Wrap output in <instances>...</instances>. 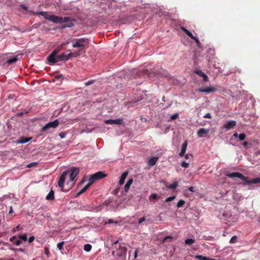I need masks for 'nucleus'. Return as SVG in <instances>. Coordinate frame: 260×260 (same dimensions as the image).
Segmentation results:
<instances>
[{"label": "nucleus", "instance_id": "1", "mask_svg": "<svg viewBox=\"0 0 260 260\" xmlns=\"http://www.w3.org/2000/svg\"><path fill=\"white\" fill-rule=\"evenodd\" d=\"M225 175L231 178L238 177L243 181V184L249 185L251 184L260 183V178H255L251 180H249L248 177L243 176L239 172L228 173L225 174Z\"/></svg>", "mask_w": 260, "mask_h": 260}, {"label": "nucleus", "instance_id": "2", "mask_svg": "<svg viewBox=\"0 0 260 260\" xmlns=\"http://www.w3.org/2000/svg\"><path fill=\"white\" fill-rule=\"evenodd\" d=\"M143 73L144 74L147 75L148 77H151L152 75L153 74V76H164L168 79L171 77L170 74L161 67L151 69L150 71L148 70H145Z\"/></svg>", "mask_w": 260, "mask_h": 260}, {"label": "nucleus", "instance_id": "3", "mask_svg": "<svg viewBox=\"0 0 260 260\" xmlns=\"http://www.w3.org/2000/svg\"><path fill=\"white\" fill-rule=\"evenodd\" d=\"M72 47L79 48L81 50L84 49L85 46L89 44V40L87 38L75 39L72 40Z\"/></svg>", "mask_w": 260, "mask_h": 260}, {"label": "nucleus", "instance_id": "4", "mask_svg": "<svg viewBox=\"0 0 260 260\" xmlns=\"http://www.w3.org/2000/svg\"><path fill=\"white\" fill-rule=\"evenodd\" d=\"M119 248H117L116 251H113L112 254H115V253H116L115 255L119 257L124 259L126 257L127 248L124 246H121V245H119Z\"/></svg>", "mask_w": 260, "mask_h": 260}, {"label": "nucleus", "instance_id": "5", "mask_svg": "<svg viewBox=\"0 0 260 260\" xmlns=\"http://www.w3.org/2000/svg\"><path fill=\"white\" fill-rule=\"evenodd\" d=\"M66 171H68V175H69V182H72L75 178V177L77 176V175L79 173V168H72L70 170H68Z\"/></svg>", "mask_w": 260, "mask_h": 260}, {"label": "nucleus", "instance_id": "6", "mask_svg": "<svg viewBox=\"0 0 260 260\" xmlns=\"http://www.w3.org/2000/svg\"><path fill=\"white\" fill-rule=\"evenodd\" d=\"M107 176L103 172H98L90 176L89 181L92 184L93 182L100 179L103 178Z\"/></svg>", "mask_w": 260, "mask_h": 260}, {"label": "nucleus", "instance_id": "7", "mask_svg": "<svg viewBox=\"0 0 260 260\" xmlns=\"http://www.w3.org/2000/svg\"><path fill=\"white\" fill-rule=\"evenodd\" d=\"M57 54V51L54 50L48 56L47 60L50 65H52L58 61Z\"/></svg>", "mask_w": 260, "mask_h": 260}, {"label": "nucleus", "instance_id": "8", "mask_svg": "<svg viewBox=\"0 0 260 260\" xmlns=\"http://www.w3.org/2000/svg\"><path fill=\"white\" fill-rule=\"evenodd\" d=\"M59 124L58 119H56L53 121L50 122L46 124L42 128L41 131L44 132L48 130L50 128H56Z\"/></svg>", "mask_w": 260, "mask_h": 260}, {"label": "nucleus", "instance_id": "9", "mask_svg": "<svg viewBox=\"0 0 260 260\" xmlns=\"http://www.w3.org/2000/svg\"><path fill=\"white\" fill-rule=\"evenodd\" d=\"M68 171H64L62 174L58 182V186L60 188H61V189L62 191H64L63 189L64 183L67 178V176L68 175Z\"/></svg>", "mask_w": 260, "mask_h": 260}, {"label": "nucleus", "instance_id": "10", "mask_svg": "<svg viewBox=\"0 0 260 260\" xmlns=\"http://www.w3.org/2000/svg\"><path fill=\"white\" fill-rule=\"evenodd\" d=\"M217 90V89L213 87H208L207 88H200L198 89V91L200 92H206V93H212L214 92Z\"/></svg>", "mask_w": 260, "mask_h": 260}, {"label": "nucleus", "instance_id": "11", "mask_svg": "<svg viewBox=\"0 0 260 260\" xmlns=\"http://www.w3.org/2000/svg\"><path fill=\"white\" fill-rule=\"evenodd\" d=\"M49 21H52L55 23H62V17L56 16L54 15H51L50 16Z\"/></svg>", "mask_w": 260, "mask_h": 260}, {"label": "nucleus", "instance_id": "12", "mask_svg": "<svg viewBox=\"0 0 260 260\" xmlns=\"http://www.w3.org/2000/svg\"><path fill=\"white\" fill-rule=\"evenodd\" d=\"M32 13L34 15H41L42 16L44 17V18L45 19H47L48 20H50V16L51 15H50L49 14L48 12H32Z\"/></svg>", "mask_w": 260, "mask_h": 260}, {"label": "nucleus", "instance_id": "13", "mask_svg": "<svg viewBox=\"0 0 260 260\" xmlns=\"http://www.w3.org/2000/svg\"><path fill=\"white\" fill-rule=\"evenodd\" d=\"M236 125V122L234 120H230L224 125L225 128L227 129L233 128Z\"/></svg>", "mask_w": 260, "mask_h": 260}, {"label": "nucleus", "instance_id": "14", "mask_svg": "<svg viewBox=\"0 0 260 260\" xmlns=\"http://www.w3.org/2000/svg\"><path fill=\"white\" fill-rule=\"evenodd\" d=\"M194 73L198 74L199 76L202 77L203 78V80L204 81H208V77L204 73H203L201 70H197L194 71Z\"/></svg>", "mask_w": 260, "mask_h": 260}, {"label": "nucleus", "instance_id": "15", "mask_svg": "<svg viewBox=\"0 0 260 260\" xmlns=\"http://www.w3.org/2000/svg\"><path fill=\"white\" fill-rule=\"evenodd\" d=\"M187 147V141H185L182 145L181 150L179 153V156L180 157H183L184 155Z\"/></svg>", "mask_w": 260, "mask_h": 260}, {"label": "nucleus", "instance_id": "16", "mask_svg": "<svg viewBox=\"0 0 260 260\" xmlns=\"http://www.w3.org/2000/svg\"><path fill=\"white\" fill-rule=\"evenodd\" d=\"M128 174V172L127 171H125L124 172H123L122 174V175L120 176L119 182L120 185H121L124 184L125 179L127 177Z\"/></svg>", "mask_w": 260, "mask_h": 260}, {"label": "nucleus", "instance_id": "17", "mask_svg": "<svg viewBox=\"0 0 260 260\" xmlns=\"http://www.w3.org/2000/svg\"><path fill=\"white\" fill-rule=\"evenodd\" d=\"M209 133V130L206 128H202L198 130L197 134L198 136L202 137L203 135L208 134Z\"/></svg>", "mask_w": 260, "mask_h": 260}, {"label": "nucleus", "instance_id": "18", "mask_svg": "<svg viewBox=\"0 0 260 260\" xmlns=\"http://www.w3.org/2000/svg\"><path fill=\"white\" fill-rule=\"evenodd\" d=\"M158 159V157H151L148 160V164L150 166H153L156 164Z\"/></svg>", "mask_w": 260, "mask_h": 260}, {"label": "nucleus", "instance_id": "19", "mask_svg": "<svg viewBox=\"0 0 260 260\" xmlns=\"http://www.w3.org/2000/svg\"><path fill=\"white\" fill-rule=\"evenodd\" d=\"M91 183L89 181L88 183L81 190H80L76 195V197H78L85 191L89 188V187L91 185Z\"/></svg>", "mask_w": 260, "mask_h": 260}, {"label": "nucleus", "instance_id": "20", "mask_svg": "<svg viewBox=\"0 0 260 260\" xmlns=\"http://www.w3.org/2000/svg\"><path fill=\"white\" fill-rule=\"evenodd\" d=\"M32 139V137L27 138L21 137L19 140H17V143L24 144L29 141Z\"/></svg>", "mask_w": 260, "mask_h": 260}, {"label": "nucleus", "instance_id": "21", "mask_svg": "<svg viewBox=\"0 0 260 260\" xmlns=\"http://www.w3.org/2000/svg\"><path fill=\"white\" fill-rule=\"evenodd\" d=\"M54 199V192L51 189L49 193L46 197V200L48 201H52Z\"/></svg>", "mask_w": 260, "mask_h": 260}, {"label": "nucleus", "instance_id": "22", "mask_svg": "<svg viewBox=\"0 0 260 260\" xmlns=\"http://www.w3.org/2000/svg\"><path fill=\"white\" fill-rule=\"evenodd\" d=\"M133 182V179L132 178L129 179L127 181L126 184L124 186V190L125 192H127L129 189V187Z\"/></svg>", "mask_w": 260, "mask_h": 260}, {"label": "nucleus", "instance_id": "23", "mask_svg": "<svg viewBox=\"0 0 260 260\" xmlns=\"http://www.w3.org/2000/svg\"><path fill=\"white\" fill-rule=\"evenodd\" d=\"M195 258L199 260H216L215 259L210 258L208 257L201 255H196Z\"/></svg>", "mask_w": 260, "mask_h": 260}, {"label": "nucleus", "instance_id": "24", "mask_svg": "<svg viewBox=\"0 0 260 260\" xmlns=\"http://www.w3.org/2000/svg\"><path fill=\"white\" fill-rule=\"evenodd\" d=\"M181 29L191 39L194 38V36L192 34V33L190 32L188 29H187L185 27L181 26Z\"/></svg>", "mask_w": 260, "mask_h": 260}, {"label": "nucleus", "instance_id": "25", "mask_svg": "<svg viewBox=\"0 0 260 260\" xmlns=\"http://www.w3.org/2000/svg\"><path fill=\"white\" fill-rule=\"evenodd\" d=\"M181 29L191 39L194 38V36L192 34V33L190 32L188 29H187L185 27L181 26Z\"/></svg>", "mask_w": 260, "mask_h": 260}, {"label": "nucleus", "instance_id": "26", "mask_svg": "<svg viewBox=\"0 0 260 260\" xmlns=\"http://www.w3.org/2000/svg\"><path fill=\"white\" fill-rule=\"evenodd\" d=\"M19 240H17V246L20 245V240L26 241L27 240V236L26 234H24L19 236Z\"/></svg>", "mask_w": 260, "mask_h": 260}, {"label": "nucleus", "instance_id": "27", "mask_svg": "<svg viewBox=\"0 0 260 260\" xmlns=\"http://www.w3.org/2000/svg\"><path fill=\"white\" fill-rule=\"evenodd\" d=\"M79 55V54L77 53H70L68 55H66V60L69 59L73 56H76Z\"/></svg>", "mask_w": 260, "mask_h": 260}, {"label": "nucleus", "instance_id": "28", "mask_svg": "<svg viewBox=\"0 0 260 260\" xmlns=\"http://www.w3.org/2000/svg\"><path fill=\"white\" fill-rule=\"evenodd\" d=\"M74 19L71 17H62V22H70L73 21Z\"/></svg>", "mask_w": 260, "mask_h": 260}, {"label": "nucleus", "instance_id": "29", "mask_svg": "<svg viewBox=\"0 0 260 260\" xmlns=\"http://www.w3.org/2000/svg\"><path fill=\"white\" fill-rule=\"evenodd\" d=\"M195 242V240L193 239H187L185 241V243L186 245H191L193 244Z\"/></svg>", "mask_w": 260, "mask_h": 260}, {"label": "nucleus", "instance_id": "30", "mask_svg": "<svg viewBox=\"0 0 260 260\" xmlns=\"http://www.w3.org/2000/svg\"><path fill=\"white\" fill-rule=\"evenodd\" d=\"M57 58L58 59V61L60 60H66V54L63 53L59 55H57Z\"/></svg>", "mask_w": 260, "mask_h": 260}, {"label": "nucleus", "instance_id": "31", "mask_svg": "<svg viewBox=\"0 0 260 260\" xmlns=\"http://www.w3.org/2000/svg\"><path fill=\"white\" fill-rule=\"evenodd\" d=\"M178 185L177 181H174L172 184L169 186V188L172 189H175L177 188Z\"/></svg>", "mask_w": 260, "mask_h": 260}, {"label": "nucleus", "instance_id": "32", "mask_svg": "<svg viewBox=\"0 0 260 260\" xmlns=\"http://www.w3.org/2000/svg\"><path fill=\"white\" fill-rule=\"evenodd\" d=\"M91 245L89 244H86L84 246V250L86 251H90L91 249Z\"/></svg>", "mask_w": 260, "mask_h": 260}, {"label": "nucleus", "instance_id": "33", "mask_svg": "<svg viewBox=\"0 0 260 260\" xmlns=\"http://www.w3.org/2000/svg\"><path fill=\"white\" fill-rule=\"evenodd\" d=\"M122 122H123L122 119L119 118V119H113V124L120 125L122 124Z\"/></svg>", "mask_w": 260, "mask_h": 260}, {"label": "nucleus", "instance_id": "34", "mask_svg": "<svg viewBox=\"0 0 260 260\" xmlns=\"http://www.w3.org/2000/svg\"><path fill=\"white\" fill-rule=\"evenodd\" d=\"M184 204H185V201L184 200H180L177 203V207L178 208H180V207H182L184 205Z\"/></svg>", "mask_w": 260, "mask_h": 260}, {"label": "nucleus", "instance_id": "35", "mask_svg": "<svg viewBox=\"0 0 260 260\" xmlns=\"http://www.w3.org/2000/svg\"><path fill=\"white\" fill-rule=\"evenodd\" d=\"M73 26H74L73 23L72 22V21H70L68 24H64V25H63L62 27L63 28L72 27Z\"/></svg>", "mask_w": 260, "mask_h": 260}, {"label": "nucleus", "instance_id": "36", "mask_svg": "<svg viewBox=\"0 0 260 260\" xmlns=\"http://www.w3.org/2000/svg\"><path fill=\"white\" fill-rule=\"evenodd\" d=\"M246 138V135L244 133L240 134L239 136V140L240 141H243Z\"/></svg>", "mask_w": 260, "mask_h": 260}, {"label": "nucleus", "instance_id": "37", "mask_svg": "<svg viewBox=\"0 0 260 260\" xmlns=\"http://www.w3.org/2000/svg\"><path fill=\"white\" fill-rule=\"evenodd\" d=\"M237 237L236 236H234L231 239L230 242L231 243H235L237 242Z\"/></svg>", "mask_w": 260, "mask_h": 260}, {"label": "nucleus", "instance_id": "38", "mask_svg": "<svg viewBox=\"0 0 260 260\" xmlns=\"http://www.w3.org/2000/svg\"><path fill=\"white\" fill-rule=\"evenodd\" d=\"M176 197L175 196H172V197H170L169 198H167L166 200H165V202L166 203L167 202H171L172 201H173L175 199Z\"/></svg>", "mask_w": 260, "mask_h": 260}, {"label": "nucleus", "instance_id": "39", "mask_svg": "<svg viewBox=\"0 0 260 260\" xmlns=\"http://www.w3.org/2000/svg\"><path fill=\"white\" fill-rule=\"evenodd\" d=\"M158 199V196H157L156 194H155V193H153V194H152L150 196V197H149V200H150V201H151V200H152V199H155V200H156V199Z\"/></svg>", "mask_w": 260, "mask_h": 260}, {"label": "nucleus", "instance_id": "40", "mask_svg": "<svg viewBox=\"0 0 260 260\" xmlns=\"http://www.w3.org/2000/svg\"><path fill=\"white\" fill-rule=\"evenodd\" d=\"M16 61V57H15L12 59H9L7 61V63L9 64H11L12 62H14Z\"/></svg>", "mask_w": 260, "mask_h": 260}, {"label": "nucleus", "instance_id": "41", "mask_svg": "<svg viewBox=\"0 0 260 260\" xmlns=\"http://www.w3.org/2000/svg\"><path fill=\"white\" fill-rule=\"evenodd\" d=\"M63 244L64 242H61L57 244V247L60 250L62 249Z\"/></svg>", "mask_w": 260, "mask_h": 260}, {"label": "nucleus", "instance_id": "42", "mask_svg": "<svg viewBox=\"0 0 260 260\" xmlns=\"http://www.w3.org/2000/svg\"><path fill=\"white\" fill-rule=\"evenodd\" d=\"M37 164H38L37 162H31V163L28 164L26 166V167L27 168H31V167L36 166L37 165Z\"/></svg>", "mask_w": 260, "mask_h": 260}, {"label": "nucleus", "instance_id": "43", "mask_svg": "<svg viewBox=\"0 0 260 260\" xmlns=\"http://www.w3.org/2000/svg\"><path fill=\"white\" fill-rule=\"evenodd\" d=\"M181 166L183 168H187L189 166V164L185 161L182 162Z\"/></svg>", "mask_w": 260, "mask_h": 260}, {"label": "nucleus", "instance_id": "44", "mask_svg": "<svg viewBox=\"0 0 260 260\" xmlns=\"http://www.w3.org/2000/svg\"><path fill=\"white\" fill-rule=\"evenodd\" d=\"M117 223V221H115L114 222V220L112 219H109L108 220V221H105V224H111V223Z\"/></svg>", "mask_w": 260, "mask_h": 260}, {"label": "nucleus", "instance_id": "45", "mask_svg": "<svg viewBox=\"0 0 260 260\" xmlns=\"http://www.w3.org/2000/svg\"><path fill=\"white\" fill-rule=\"evenodd\" d=\"M178 117H179V115H178V114L177 113V114L172 115L171 117V119L172 120H174V119H177Z\"/></svg>", "mask_w": 260, "mask_h": 260}, {"label": "nucleus", "instance_id": "46", "mask_svg": "<svg viewBox=\"0 0 260 260\" xmlns=\"http://www.w3.org/2000/svg\"><path fill=\"white\" fill-rule=\"evenodd\" d=\"M106 124H113V119H108L105 121Z\"/></svg>", "mask_w": 260, "mask_h": 260}, {"label": "nucleus", "instance_id": "47", "mask_svg": "<svg viewBox=\"0 0 260 260\" xmlns=\"http://www.w3.org/2000/svg\"><path fill=\"white\" fill-rule=\"evenodd\" d=\"M145 220V217H143L142 218H141L139 221H138V224H141V223H142L143 221H144Z\"/></svg>", "mask_w": 260, "mask_h": 260}, {"label": "nucleus", "instance_id": "48", "mask_svg": "<svg viewBox=\"0 0 260 260\" xmlns=\"http://www.w3.org/2000/svg\"><path fill=\"white\" fill-rule=\"evenodd\" d=\"M192 39L195 41V42L198 45L200 44V43L198 38L194 36V38H192Z\"/></svg>", "mask_w": 260, "mask_h": 260}, {"label": "nucleus", "instance_id": "49", "mask_svg": "<svg viewBox=\"0 0 260 260\" xmlns=\"http://www.w3.org/2000/svg\"><path fill=\"white\" fill-rule=\"evenodd\" d=\"M93 83V80H90L85 83L86 86H88L92 84Z\"/></svg>", "mask_w": 260, "mask_h": 260}, {"label": "nucleus", "instance_id": "50", "mask_svg": "<svg viewBox=\"0 0 260 260\" xmlns=\"http://www.w3.org/2000/svg\"><path fill=\"white\" fill-rule=\"evenodd\" d=\"M59 137L61 138H64L66 136V134L64 133V132H61L59 134Z\"/></svg>", "mask_w": 260, "mask_h": 260}, {"label": "nucleus", "instance_id": "51", "mask_svg": "<svg viewBox=\"0 0 260 260\" xmlns=\"http://www.w3.org/2000/svg\"><path fill=\"white\" fill-rule=\"evenodd\" d=\"M172 239V237L170 236H168L167 237H166L164 239V241L165 242L167 240H171Z\"/></svg>", "mask_w": 260, "mask_h": 260}, {"label": "nucleus", "instance_id": "52", "mask_svg": "<svg viewBox=\"0 0 260 260\" xmlns=\"http://www.w3.org/2000/svg\"><path fill=\"white\" fill-rule=\"evenodd\" d=\"M35 239V237L34 236H31L28 239V242L29 243H31Z\"/></svg>", "mask_w": 260, "mask_h": 260}, {"label": "nucleus", "instance_id": "53", "mask_svg": "<svg viewBox=\"0 0 260 260\" xmlns=\"http://www.w3.org/2000/svg\"><path fill=\"white\" fill-rule=\"evenodd\" d=\"M204 118H211V114L210 113H207L204 116Z\"/></svg>", "mask_w": 260, "mask_h": 260}, {"label": "nucleus", "instance_id": "54", "mask_svg": "<svg viewBox=\"0 0 260 260\" xmlns=\"http://www.w3.org/2000/svg\"><path fill=\"white\" fill-rule=\"evenodd\" d=\"M138 250L137 249L135 250V253H134V258H136L138 256Z\"/></svg>", "mask_w": 260, "mask_h": 260}, {"label": "nucleus", "instance_id": "55", "mask_svg": "<svg viewBox=\"0 0 260 260\" xmlns=\"http://www.w3.org/2000/svg\"><path fill=\"white\" fill-rule=\"evenodd\" d=\"M188 190L190 191H191L192 192H194L195 191L194 189V187L193 186H190L188 188Z\"/></svg>", "mask_w": 260, "mask_h": 260}, {"label": "nucleus", "instance_id": "56", "mask_svg": "<svg viewBox=\"0 0 260 260\" xmlns=\"http://www.w3.org/2000/svg\"><path fill=\"white\" fill-rule=\"evenodd\" d=\"M20 7H21L23 9H24V10H25V11H27V7L26 6H25V5H21L20 6Z\"/></svg>", "mask_w": 260, "mask_h": 260}, {"label": "nucleus", "instance_id": "57", "mask_svg": "<svg viewBox=\"0 0 260 260\" xmlns=\"http://www.w3.org/2000/svg\"><path fill=\"white\" fill-rule=\"evenodd\" d=\"M62 77V75L61 74H59V75H58L57 76H55V78L57 80L60 79L61 77Z\"/></svg>", "mask_w": 260, "mask_h": 260}, {"label": "nucleus", "instance_id": "58", "mask_svg": "<svg viewBox=\"0 0 260 260\" xmlns=\"http://www.w3.org/2000/svg\"><path fill=\"white\" fill-rule=\"evenodd\" d=\"M192 156L191 154H187L185 155V158L186 159H188L189 158V156Z\"/></svg>", "mask_w": 260, "mask_h": 260}, {"label": "nucleus", "instance_id": "59", "mask_svg": "<svg viewBox=\"0 0 260 260\" xmlns=\"http://www.w3.org/2000/svg\"><path fill=\"white\" fill-rule=\"evenodd\" d=\"M248 143L246 141L243 142V145L245 147H246L248 145Z\"/></svg>", "mask_w": 260, "mask_h": 260}, {"label": "nucleus", "instance_id": "60", "mask_svg": "<svg viewBox=\"0 0 260 260\" xmlns=\"http://www.w3.org/2000/svg\"><path fill=\"white\" fill-rule=\"evenodd\" d=\"M233 136L235 138H237L238 136V134L237 133H235L234 134Z\"/></svg>", "mask_w": 260, "mask_h": 260}, {"label": "nucleus", "instance_id": "61", "mask_svg": "<svg viewBox=\"0 0 260 260\" xmlns=\"http://www.w3.org/2000/svg\"><path fill=\"white\" fill-rule=\"evenodd\" d=\"M24 250L22 248H19V249H18L17 248V251H21V252H23Z\"/></svg>", "mask_w": 260, "mask_h": 260}, {"label": "nucleus", "instance_id": "62", "mask_svg": "<svg viewBox=\"0 0 260 260\" xmlns=\"http://www.w3.org/2000/svg\"><path fill=\"white\" fill-rule=\"evenodd\" d=\"M84 180H82L78 184V185L82 184L84 182Z\"/></svg>", "mask_w": 260, "mask_h": 260}, {"label": "nucleus", "instance_id": "63", "mask_svg": "<svg viewBox=\"0 0 260 260\" xmlns=\"http://www.w3.org/2000/svg\"><path fill=\"white\" fill-rule=\"evenodd\" d=\"M118 240H117L116 241H115V242H114L113 244H114V245H117V244L118 243Z\"/></svg>", "mask_w": 260, "mask_h": 260}, {"label": "nucleus", "instance_id": "64", "mask_svg": "<svg viewBox=\"0 0 260 260\" xmlns=\"http://www.w3.org/2000/svg\"><path fill=\"white\" fill-rule=\"evenodd\" d=\"M22 114V113H17V116H20V115H21Z\"/></svg>", "mask_w": 260, "mask_h": 260}]
</instances>
